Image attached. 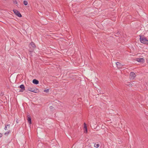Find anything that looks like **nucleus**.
<instances>
[{
	"mask_svg": "<svg viewBox=\"0 0 148 148\" xmlns=\"http://www.w3.org/2000/svg\"><path fill=\"white\" fill-rule=\"evenodd\" d=\"M120 34V33H119V32H118L117 33H116V34L117 35H119Z\"/></svg>",
	"mask_w": 148,
	"mask_h": 148,
	"instance_id": "nucleus-21",
	"label": "nucleus"
},
{
	"mask_svg": "<svg viewBox=\"0 0 148 148\" xmlns=\"http://www.w3.org/2000/svg\"><path fill=\"white\" fill-rule=\"evenodd\" d=\"M137 59V61L139 62H143L144 61V59L143 58H139Z\"/></svg>",
	"mask_w": 148,
	"mask_h": 148,
	"instance_id": "nucleus-8",
	"label": "nucleus"
},
{
	"mask_svg": "<svg viewBox=\"0 0 148 148\" xmlns=\"http://www.w3.org/2000/svg\"><path fill=\"white\" fill-rule=\"evenodd\" d=\"M16 122L17 123H18V122H18V121H16Z\"/></svg>",
	"mask_w": 148,
	"mask_h": 148,
	"instance_id": "nucleus-22",
	"label": "nucleus"
},
{
	"mask_svg": "<svg viewBox=\"0 0 148 148\" xmlns=\"http://www.w3.org/2000/svg\"><path fill=\"white\" fill-rule=\"evenodd\" d=\"M30 44L33 47L35 48L36 47L35 44L33 42H31Z\"/></svg>",
	"mask_w": 148,
	"mask_h": 148,
	"instance_id": "nucleus-11",
	"label": "nucleus"
},
{
	"mask_svg": "<svg viewBox=\"0 0 148 148\" xmlns=\"http://www.w3.org/2000/svg\"><path fill=\"white\" fill-rule=\"evenodd\" d=\"M19 87L20 88H21V89L19 90V92H23V91L25 89V88L23 84L21 85Z\"/></svg>",
	"mask_w": 148,
	"mask_h": 148,
	"instance_id": "nucleus-5",
	"label": "nucleus"
},
{
	"mask_svg": "<svg viewBox=\"0 0 148 148\" xmlns=\"http://www.w3.org/2000/svg\"><path fill=\"white\" fill-rule=\"evenodd\" d=\"M116 66L118 68L120 69L122 67V65L119 62H117L116 63Z\"/></svg>",
	"mask_w": 148,
	"mask_h": 148,
	"instance_id": "nucleus-6",
	"label": "nucleus"
},
{
	"mask_svg": "<svg viewBox=\"0 0 148 148\" xmlns=\"http://www.w3.org/2000/svg\"><path fill=\"white\" fill-rule=\"evenodd\" d=\"M27 90L29 91H30L35 93H37L38 92V90L37 89L30 87H29L28 88Z\"/></svg>",
	"mask_w": 148,
	"mask_h": 148,
	"instance_id": "nucleus-2",
	"label": "nucleus"
},
{
	"mask_svg": "<svg viewBox=\"0 0 148 148\" xmlns=\"http://www.w3.org/2000/svg\"><path fill=\"white\" fill-rule=\"evenodd\" d=\"M44 91L45 92H49V89L45 90Z\"/></svg>",
	"mask_w": 148,
	"mask_h": 148,
	"instance_id": "nucleus-14",
	"label": "nucleus"
},
{
	"mask_svg": "<svg viewBox=\"0 0 148 148\" xmlns=\"http://www.w3.org/2000/svg\"><path fill=\"white\" fill-rule=\"evenodd\" d=\"M84 129L85 130L84 132L87 133V128L86 126L85 123H84Z\"/></svg>",
	"mask_w": 148,
	"mask_h": 148,
	"instance_id": "nucleus-10",
	"label": "nucleus"
},
{
	"mask_svg": "<svg viewBox=\"0 0 148 148\" xmlns=\"http://www.w3.org/2000/svg\"><path fill=\"white\" fill-rule=\"evenodd\" d=\"M99 146V145L98 144H95L94 145V147L96 148H98Z\"/></svg>",
	"mask_w": 148,
	"mask_h": 148,
	"instance_id": "nucleus-12",
	"label": "nucleus"
},
{
	"mask_svg": "<svg viewBox=\"0 0 148 148\" xmlns=\"http://www.w3.org/2000/svg\"><path fill=\"white\" fill-rule=\"evenodd\" d=\"M2 136V134L0 133V138Z\"/></svg>",
	"mask_w": 148,
	"mask_h": 148,
	"instance_id": "nucleus-18",
	"label": "nucleus"
},
{
	"mask_svg": "<svg viewBox=\"0 0 148 148\" xmlns=\"http://www.w3.org/2000/svg\"><path fill=\"white\" fill-rule=\"evenodd\" d=\"M140 40L141 42L144 44L148 45V40L146 38L143 36H140Z\"/></svg>",
	"mask_w": 148,
	"mask_h": 148,
	"instance_id": "nucleus-1",
	"label": "nucleus"
},
{
	"mask_svg": "<svg viewBox=\"0 0 148 148\" xmlns=\"http://www.w3.org/2000/svg\"><path fill=\"white\" fill-rule=\"evenodd\" d=\"M27 117L28 122L29 123V124H31V116L29 115H28Z\"/></svg>",
	"mask_w": 148,
	"mask_h": 148,
	"instance_id": "nucleus-7",
	"label": "nucleus"
},
{
	"mask_svg": "<svg viewBox=\"0 0 148 148\" xmlns=\"http://www.w3.org/2000/svg\"><path fill=\"white\" fill-rule=\"evenodd\" d=\"M136 76V74L133 72H131L130 74V78L134 79Z\"/></svg>",
	"mask_w": 148,
	"mask_h": 148,
	"instance_id": "nucleus-4",
	"label": "nucleus"
},
{
	"mask_svg": "<svg viewBox=\"0 0 148 148\" xmlns=\"http://www.w3.org/2000/svg\"><path fill=\"white\" fill-rule=\"evenodd\" d=\"M5 126H6L7 127H8L9 128L10 127V125H6Z\"/></svg>",
	"mask_w": 148,
	"mask_h": 148,
	"instance_id": "nucleus-19",
	"label": "nucleus"
},
{
	"mask_svg": "<svg viewBox=\"0 0 148 148\" xmlns=\"http://www.w3.org/2000/svg\"><path fill=\"white\" fill-rule=\"evenodd\" d=\"M23 4L25 5H27V4H28V3H27V2L25 1V0L23 1Z\"/></svg>",
	"mask_w": 148,
	"mask_h": 148,
	"instance_id": "nucleus-13",
	"label": "nucleus"
},
{
	"mask_svg": "<svg viewBox=\"0 0 148 148\" xmlns=\"http://www.w3.org/2000/svg\"><path fill=\"white\" fill-rule=\"evenodd\" d=\"M10 132V131L9 130V131H8L7 132H6L5 133V134H4L5 135H8V134H9V132Z\"/></svg>",
	"mask_w": 148,
	"mask_h": 148,
	"instance_id": "nucleus-15",
	"label": "nucleus"
},
{
	"mask_svg": "<svg viewBox=\"0 0 148 148\" xmlns=\"http://www.w3.org/2000/svg\"><path fill=\"white\" fill-rule=\"evenodd\" d=\"M14 13L18 16L19 17H22V16L20 13V12L16 10H13Z\"/></svg>",
	"mask_w": 148,
	"mask_h": 148,
	"instance_id": "nucleus-3",
	"label": "nucleus"
},
{
	"mask_svg": "<svg viewBox=\"0 0 148 148\" xmlns=\"http://www.w3.org/2000/svg\"><path fill=\"white\" fill-rule=\"evenodd\" d=\"M16 122L17 123H18V122H18V121H16Z\"/></svg>",
	"mask_w": 148,
	"mask_h": 148,
	"instance_id": "nucleus-23",
	"label": "nucleus"
},
{
	"mask_svg": "<svg viewBox=\"0 0 148 148\" xmlns=\"http://www.w3.org/2000/svg\"><path fill=\"white\" fill-rule=\"evenodd\" d=\"M7 127H6V126H5V128H4L5 130H7Z\"/></svg>",
	"mask_w": 148,
	"mask_h": 148,
	"instance_id": "nucleus-20",
	"label": "nucleus"
},
{
	"mask_svg": "<svg viewBox=\"0 0 148 148\" xmlns=\"http://www.w3.org/2000/svg\"><path fill=\"white\" fill-rule=\"evenodd\" d=\"M50 109L51 110H54V107L52 106H50Z\"/></svg>",
	"mask_w": 148,
	"mask_h": 148,
	"instance_id": "nucleus-16",
	"label": "nucleus"
},
{
	"mask_svg": "<svg viewBox=\"0 0 148 148\" xmlns=\"http://www.w3.org/2000/svg\"><path fill=\"white\" fill-rule=\"evenodd\" d=\"M32 82L34 84H37L39 83V81L36 79H33Z\"/></svg>",
	"mask_w": 148,
	"mask_h": 148,
	"instance_id": "nucleus-9",
	"label": "nucleus"
},
{
	"mask_svg": "<svg viewBox=\"0 0 148 148\" xmlns=\"http://www.w3.org/2000/svg\"><path fill=\"white\" fill-rule=\"evenodd\" d=\"M14 3L15 4H16L17 3V1H16V0H15V1H14Z\"/></svg>",
	"mask_w": 148,
	"mask_h": 148,
	"instance_id": "nucleus-17",
	"label": "nucleus"
}]
</instances>
